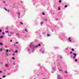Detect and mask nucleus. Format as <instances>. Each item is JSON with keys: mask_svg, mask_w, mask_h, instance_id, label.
<instances>
[{"mask_svg": "<svg viewBox=\"0 0 79 79\" xmlns=\"http://www.w3.org/2000/svg\"><path fill=\"white\" fill-rule=\"evenodd\" d=\"M72 51H74V49H72Z\"/></svg>", "mask_w": 79, "mask_h": 79, "instance_id": "25", "label": "nucleus"}, {"mask_svg": "<svg viewBox=\"0 0 79 79\" xmlns=\"http://www.w3.org/2000/svg\"><path fill=\"white\" fill-rule=\"evenodd\" d=\"M2 73V72L1 71H0V73Z\"/></svg>", "mask_w": 79, "mask_h": 79, "instance_id": "37", "label": "nucleus"}, {"mask_svg": "<svg viewBox=\"0 0 79 79\" xmlns=\"http://www.w3.org/2000/svg\"><path fill=\"white\" fill-rule=\"evenodd\" d=\"M34 79H35V78H34Z\"/></svg>", "mask_w": 79, "mask_h": 79, "instance_id": "56", "label": "nucleus"}, {"mask_svg": "<svg viewBox=\"0 0 79 79\" xmlns=\"http://www.w3.org/2000/svg\"><path fill=\"white\" fill-rule=\"evenodd\" d=\"M70 39H71V38H69V40H70Z\"/></svg>", "mask_w": 79, "mask_h": 79, "instance_id": "39", "label": "nucleus"}, {"mask_svg": "<svg viewBox=\"0 0 79 79\" xmlns=\"http://www.w3.org/2000/svg\"><path fill=\"white\" fill-rule=\"evenodd\" d=\"M41 26H42V24L41 25Z\"/></svg>", "mask_w": 79, "mask_h": 79, "instance_id": "53", "label": "nucleus"}, {"mask_svg": "<svg viewBox=\"0 0 79 79\" xmlns=\"http://www.w3.org/2000/svg\"><path fill=\"white\" fill-rule=\"evenodd\" d=\"M45 21H47V19H45Z\"/></svg>", "mask_w": 79, "mask_h": 79, "instance_id": "46", "label": "nucleus"}, {"mask_svg": "<svg viewBox=\"0 0 79 79\" xmlns=\"http://www.w3.org/2000/svg\"><path fill=\"white\" fill-rule=\"evenodd\" d=\"M73 55H74V56H76V54L75 53H73Z\"/></svg>", "mask_w": 79, "mask_h": 79, "instance_id": "2", "label": "nucleus"}, {"mask_svg": "<svg viewBox=\"0 0 79 79\" xmlns=\"http://www.w3.org/2000/svg\"><path fill=\"white\" fill-rule=\"evenodd\" d=\"M20 24H23V23L21 22H20Z\"/></svg>", "mask_w": 79, "mask_h": 79, "instance_id": "30", "label": "nucleus"}, {"mask_svg": "<svg viewBox=\"0 0 79 79\" xmlns=\"http://www.w3.org/2000/svg\"><path fill=\"white\" fill-rule=\"evenodd\" d=\"M25 31L26 32H27V29H25Z\"/></svg>", "mask_w": 79, "mask_h": 79, "instance_id": "20", "label": "nucleus"}, {"mask_svg": "<svg viewBox=\"0 0 79 79\" xmlns=\"http://www.w3.org/2000/svg\"><path fill=\"white\" fill-rule=\"evenodd\" d=\"M4 3H5V1H4Z\"/></svg>", "mask_w": 79, "mask_h": 79, "instance_id": "49", "label": "nucleus"}, {"mask_svg": "<svg viewBox=\"0 0 79 79\" xmlns=\"http://www.w3.org/2000/svg\"><path fill=\"white\" fill-rule=\"evenodd\" d=\"M19 15H20V12H19Z\"/></svg>", "mask_w": 79, "mask_h": 79, "instance_id": "35", "label": "nucleus"}, {"mask_svg": "<svg viewBox=\"0 0 79 79\" xmlns=\"http://www.w3.org/2000/svg\"><path fill=\"white\" fill-rule=\"evenodd\" d=\"M5 77H6V76H2V77H3V78H4Z\"/></svg>", "mask_w": 79, "mask_h": 79, "instance_id": "8", "label": "nucleus"}, {"mask_svg": "<svg viewBox=\"0 0 79 79\" xmlns=\"http://www.w3.org/2000/svg\"><path fill=\"white\" fill-rule=\"evenodd\" d=\"M13 34V33H10V34L11 35V34Z\"/></svg>", "mask_w": 79, "mask_h": 79, "instance_id": "34", "label": "nucleus"}, {"mask_svg": "<svg viewBox=\"0 0 79 79\" xmlns=\"http://www.w3.org/2000/svg\"><path fill=\"white\" fill-rule=\"evenodd\" d=\"M2 50H3V49L0 48V51H2Z\"/></svg>", "mask_w": 79, "mask_h": 79, "instance_id": "18", "label": "nucleus"}, {"mask_svg": "<svg viewBox=\"0 0 79 79\" xmlns=\"http://www.w3.org/2000/svg\"><path fill=\"white\" fill-rule=\"evenodd\" d=\"M6 52H8V49H6Z\"/></svg>", "mask_w": 79, "mask_h": 79, "instance_id": "24", "label": "nucleus"}, {"mask_svg": "<svg viewBox=\"0 0 79 79\" xmlns=\"http://www.w3.org/2000/svg\"><path fill=\"white\" fill-rule=\"evenodd\" d=\"M44 79V78H43V79Z\"/></svg>", "mask_w": 79, "mask_h": 79, "instance_id": "57", "label": "nucleus"}, {"mask_svg": "<svg viewBox=\"0 0 79 79\" xmlns=\"http://www.w3.org/2000/svg\"><path fill=\"white\" fill-rule=\"evenodd\" d=\"M68 6L67 5H65V6H64V7L65 8H66V7H67Z\"/></svg>", "mask_w": 79, "mask_h": 79, "instance_id": "21", "label": "nucleus"}, {"mask_svg": "<svg viewBox=\"0 0 79 79\" xmlns=\"http://www.w3.org/2000/svg\"><path fill=\"white\" fill-rule=\"evenodd\" d=\"M58 10H60V7H59Z\"/></svg>", "mask_w": 79, "mask_h": 79, "instance_id": "17", "label": "nucleus"}, {"mask_svg": "<svg viewBox=\"0 0 79 79\" xmlns=\"http://www.w3.org/2000/svg\"><path fill=\"white\" fill-rule=\"evenodd\" d=\"M18 18H20V16H19V15Z\"/></svg>", "mask_w": 79, "mask_h": 79, "instance_id": "31", "label": "nucleus"}, {"mask_svg": "<svg viewBox=\"0 0 79 79\" xmlns=\"http://www.w3.org/2000/svg\"><path fill=\"white\" fill-rule=\"evenodd\" d=\"M72 53H73V52H70V54H72Z\"/></svg>", "mask_w": 79, "mask_h": 79, "instance_id": "27", "label": "nucleus"}, {"mask_svg": "<svg viewBox=\"0 0 79 79\" xmlns=\"http://www.w3.org/2000/svg\"><path fill=\"white\" fill-rule=\"evenodd\" d=\"M4 9L5 10H6V11H8V12H10V11L9 10H7V9H6V8H4Z\"/></svg>", "mask_w": 79, "mask_h": 79, "instance_id": "1", "label": "nucleus"}, {"mask_svg": "<svg viewBox=\"0 0 79 79\" xmlns=\"http://www.w3.org/2000/svg\"><path fill=\"white\" fill-rule=\"evenodd\" d=\"M18 50H16V52H15V53H18Z\"/></svg>", "mask_w": 79, "mask_h": 79, "instance_id": "14", "label": "nucleus"}, {"mask_svg": "<svg viewBox=\"0 0 79 79\" xmlns=\"http://www.w3.org/2000/svg\"><path fill=\"white\" fill-rule=\"evenodd\" d=\"M21 3H23V1H21Z\"/></svg>", "mask_w": 79, "mask_h": 79, "instance_id": "45", "label": "nucleus"}, {"mask_svg": "<svg viewBox=\"0 0 79 79\" xmlns=\"http://www.w3.org/2000/svg\"><path fill=\"white\" fill-rule=\"evenodd\" d=\"M65 73H68V72H67V71H65Z\"/></svg>", "mask_w": 79, "mask_h": 79, "instance_id": "38", "label": "nucleus"}, {"mask_svg": "<svg viewBox=\"0 0 79 79\" xmlns=\"http://www.w3.org/2000/svg\"><path fill=\"white\" fill-rule=\"evenodd\" d=\"M73 59H75V58H76V56H73Z\"/></svg>", "mask_w": 79, "mask_h": 79, "instance_id": "11", "label": "nucleus"}, {"mask_svg": "<svg viewBox=\"0 0 79 79\" xmlns=\"http://www.w3.org/2000/svg\"><path fill=\"white\" fill-rule=\"evenodd\" d=\"M6 55H8V54L6 53Z\"/></svg>", "mask_w": 79, "mask_h": 79, "instance_id": "44", "label": "nucleus"}, {"mask_svg": "<svg viewBox=\"0 0 79 79\" xmlns=\"http://www.w3.org/2000/svg\"><path fill=\"white\" fill-rule=\"evenodd\" d=\"M70 40V42H71V40Z\"/></svg>", "mask_w": 79, "mask_h": 79, "instance_id": "48", "label": "nucleus"}, {"mask_svg": "<svg viewBox=\"0 0 79 79\" xmlns=\"http://www.w3.org/2000/svg\"><path fill=\"white\" fill-rule=\"evenodd\" d=\"M38 45H37L36 46H35V47H36V48H37V47H38Z\"/></svg>", "mask_w": 79, "mask_h": 79, "instance_id": "13", "label": "nucleus"}, {"mask_svg": "<svg viewBox=\"0 0 79 79\" xmlns=\"http://www.w3.org/2000/svg\"><path fill=\"white\" fill-rule=\"evenodd\" d=\"M6 67H8V66H9V65H8V64H6Z\"/></svg>", "mask_w": 79, "mask_h": 79, "instance_id": "4", "label": "nucleus"}, {"mask_svg": "<svg viewBox=\"0 0 79 79\" xmlns=\"http://www.w3.org/2000/svg\"><path fill=\"white\" fill-rule=\"evenodd\" d=\"M47 37H48V36H50V34H47Z\"/></svg>", "mask_w": 79, "mask_h": 79, "instance_id": "9", "label": "nucleus"}, {"mask_svg": "<svg viewBox=\"0 0 79 79\" xmlns=\"http://www.w3.org/2000/svg\"><path fill=\"white\" fill-rule=\"evenodd\" d=\"M41 45L40 44H38V46H39V47Z\"/></svg>", "mask_w": 79, "mask_h": 79, "instance_id": "10", "label": "nucleus"}, {"mask_svg": "<svg viewBox=\"0 0 79 79\" xmlns=\"http://www.w3.org/2000/svg\"><path fill=\"white\" fill-rule=\"evenodd\" d=\"M6 30H8V28L7 27H6Z\"/></svg>", "mask_w": 79, "mask_h": 79, "instance_id": "7", "label": "nucleus"}, {"mask_svg": "<svg viewBox=\"0 0 79 79\" xmlns=\"http://www.w3.org/2000/svg\"><path fill=\"white\" fill-rule=\"evenodd\" d=\"M59 79H63V78L60 77H58Z\"/></svg>", "mask_w": 79, "mask_h": 79, "instance_id": "15", "label": "nucleus"}, {"mask_svg": "<svg viewBox=\"0 0 79 79\" xmlns=\"http://www.w3.org/2000/svg\"><path fill=\"white\" fill-rule=\"evenodd\" d=\"M59 3H61V0H60L59 1Z\"/></svg>", "mask_w": 79, "mask_h": 79, "instance_id": "12", "label": "nucleus"}, {"mask_svg": "<svg viewBox=\"0 0 79 79\" xmlns=\"http://www.w3.org/2000/svg\"><path fill=\"white\" fill-rule=\"evenodd\" d=\"M42 14H43V15H45V13H42Z\"/></svg>", "mask_w": 79, "mask_h": 79, "instance_id": "29", "label": "nucleus"}, {"mask_svg": "<svg viewBox=\"0 0 79 79\" xmlns=\"http://www.w3.org/2000/svg\"><path fill=\"white\" fill-rule=\"evenodd\" d=\"M75 61H77V59H76L75 60Z\"/></svg>", "mask_w": 79, "mask_h": 79, "instance_id": "26", "label": "nucleus"}, {"mask_svg": "<svg viewBox=\"0 0 79 79\" xmlns=\"http://www.w3.org/2000/svg\"><path fill=\"white\" fill-rule=\"evenodd\" d=\"M60 58H61V56H60V57H59Z\"/></svg>", "mask_w": 79, "mask_h": 79, "instance_id": "43", "label": "nucleus"}, {"mask_svg": "<svg viewBox=\"0 0 79 79\" xmlns=\"http://www.w3.org/2000/svg\"><path fill=\"white\" fill-rule=\"evenodd\" d=\"M9 52H11V51L10 50H9Z\"/></svg>", "mask_w": 79, "mask_h": 79, "instance_id": "41", "label": "nucleus"}, {"mask_svg": "<svg viewBox=\"0 0 79 79\" xmlns=\"http://www.w3.org/2000/svg\"><path fill=\"white\" fill-rule=\"evenodd\" d=\"M0 79H2V78H0Z\"/></svg>", "mask_w": 79, "mask_h": 79, "instance_id": "54", "label": "nucleus"}, {"mask_svg": "<svg viewBox=\"0 0 79 79\" xmlns=\"http://www.w3.org/2000/svg\"><path fill=\"white\" fill-rule=\"evenodd\" d=\"M15 55V54H13V55H12L14 56V55Z\"/></svg>", "mask_w": 79, "mask_h": 79, "instance_id": "42", "label": "nucleus"}, {"mask_svg": "<svg viewBox=\"0 0 79 79\" xmlns=\"http://www.w3.org/2000/svg\"><path fill=\"white\" fill-rule=\"evenodd\" d=\"M61 71H63V70H61Z\"/></svg>", "mask_w": 79, "mask_h": 79, "instance_id": "52", "label": "nucleus"}, {"mask_svg": "<svg viewBox=\"0 0 79 79\" xmlns=\"http://www.w3.org/2000/svg\"><path fill=\"white\" fill-rule=\"evenodd\" d=\"M9 37H11V35H9Z\"/></svg>", "mask_w": 79, "mask_h": 79, "instance_id": "32", "label": "nucleus"}, {"mask_svg": "<svg viewBox=\"0 0 79 79\" xmlns=\"http://www.w3.org/2000/svg\"><path fill=\"white\" fill-rule=\"evenodd\" d=\"M12 59H13V60H15V58L14 57H12Z\"/></svg>", "mask_w": 79, "mask_h": 79, "instance_id": "19", "label": "nucleus"}, {"mask_svg": "<svg viewBox=\"0 0 79 79\" xmlns=\"http://www.w3.org/2000/svg\"><path fill=\"white\" fill-rule=\"evenodd\" d=\"M12 42V40H10V42Z\"/></svg>", "mask_w": 79, "mask_h": 79, "instance_id": "40", "label": "nucleus"}, {"mask_svg": "<svg viewBox=\"0 0 79 79\" xmlns=\"http://www.w3.org/2000/svg\"><path fill=\"white\" fill-rule=\"evenodd\" d=\"M43 22H42L40 23V24H43Z\"/></svg>", "mask_w": 79, "mask_h": 79, "instance_id": "36", "label": "nucleus"}, {"mask_svg": "<svg viewBox=\"0 0 79 79\" xmlns=\"http://www.w3.org/2000/svg\"><path fill=\"white\" fill-rule=\"evenodd\" d=\"M18 35H19V34H18Z\"/></svg>", "mask_w": 79, "mask_h": 79, "instance_id": "47", "label": "nucleus"}, {"mask_svg": "<svg viewBox=\"0 0 79 79\" xmlns=\"http://www.w3.org/2000/svg\"><path fill=\"white\" fill-rule=\"evenodd\" d=\"M15 44H18V42H17L15 43Z\"/></svg>", "mask_w": 79, "mask_h": 79, "instance_id": "33", "label": "nucleus"}, {"mask_svg": "<svg viewBox=\"0 0 79 79\" xmlns=\"http://www.w3.org/2000/svg\"><path fill=\"white\" fill-rule=\"evenodd\" d=\"M2 32V30L0 29V32Z\"/></svg>", "mask_w": 79, "mask_h": 79, "instance_id": "22", "label": "nucleus"}, {"mask_svg": "<svg viewBox=\"0 0 79 79\" xmlns=\"http://www.w3.org/2000/svg\"><path fill=\"white\" fill-rule=\"evenodd\" d=\"M13 64H14V65H15V64H17V63H15V62H13Z\"/></svg>", "mask_w": 79, "mask_h": 79, "instance_id": "3", "label": "nucleus"}, {"mask_svg": "<svg viewBox=\"0 0 79 79\" xmlns=\"http://www.w3.org/2000/svg\"><path fill=\"white\" fill-rule=\"evenodd\" d=\"M0 45H3V43H0Z\"/></svg>", "mask_w": 79, "mask_h": 79, "instance_id": "5", "label": "nucleus"}, {"mask_svg": "<svg viewBox=\"0 0 79 79\" xmlns=\"http://www.w3.org/2000/svg\"><path fill=\"white\" fill-rule=\"evenodd\" d=\"M7 46H6V45L5 46V48H7Z\"/></svg>", "mask_w": 79, "mask_h": 79, "instance_id": "16", "label": "nucleus"}, {"mask_svg": "<svg viewBox=\"0 0 79 79\" xmlns=\"http://www.w3.org/2000/svg\"><path fill=\"white\" fill-rule=\"evenodd\" d=\"M6 33H8L9 32V31H5Z\"/></svg>", "mask_w": 79, "mask_h": 79, "instance_id": "6", "label": "nucleus"}, {"mask_svg": "<svg viewBox=\"0 0 79 79\" xmlns=\"http://www.w3.org/2000/svg\"><path fill=\"white\" fill-rule=\"evenodd\" d=\"M56 20H58V19H56Z\"/></svg>", "mask_w": 79, "mask_h": 79, "instance_id": "55", "label": "nucleus"}, {"mask_svg": "<svg viewBox=\"0 0 79 79\" xmlns=\"http://www.w3.org/2000/svg\"><path fill=\"white\" fill-rule=\"evenodd\" d=\"M13 45H15V46L16 45H15V44H14Z\"/></svg>", "mask_w": 79, "mask_h": 79, "instance_id": "50", "label": "nucleus"}, {"mask_svg": "<svg viewBox=\"0 0 79 79\" xmlns=\"http://www.w3.org/2000/svg\"><path fill=\"white\" fill-rule=\"evenodd\" d=\"M3 35H5V33L4 32H2Z\"/></svg>", "mask_w": 79, "mask_h": 79, "instance_id": "23", "label": "nucleus"}, {"mask_svg": "<svg viewBox=\"0 0 79 79\" xmlns=\"http://www.w3.org/2000/svg\"><path fill=\"white\" fill-rule=\"evenodd\" d=\"M60 71H61V70H59Z\"/></svg>", "mask_w": 79, "mask_h": 79, "instance_id": "51", "label": "nucleus"}, {"mask_svg": "<svg viewBox=\"0 0 79 79\" xmlns=\"http://www.w3.org/2000/svg\"><path fill=\"white\" fill-rule=\"evenodd\" d=\"M0 38H3V36H0Z\"/></svg>", "mask_w": 79, "mask_h": 79, "instance_id": "28", "label": "nucleus"}]
</instances>
